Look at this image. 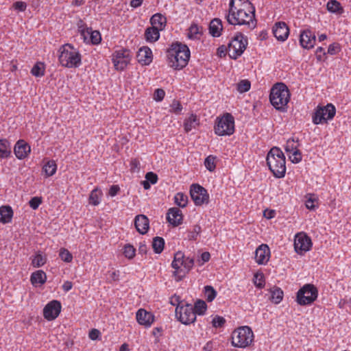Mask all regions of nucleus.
Returning <instances> with one entry per match:
<instances>
[{
	"instance_id": "nucleus-45",
	"label": "nucleus",
	"mask_w": 351,
	"mask_h": 351,
	"mask_svg": "<svg viewBox=\"0 0 351 351\" xmlns=\"http://www.w3.org/2000/svg\"><path fill=\"white\" fill-rule=\"evenodd\" d=\"M136 250L133 245L127 244L124 246L123 254L125 256L129 259H132L135 256Z\"/></svg>"
},
{
	"instance_id": "nucleus-5",
	"label": "nucleus",
	"mask_w": 351,
	"mask_h": 351,
	"mask_svg": "<svg viewBox=\"0 0 351 351\" xmlns=\"http://www.w3.org/2000/svg\"><path fill=\"white\" fill-rule=\"evenodd\" d=\"M58 58L62 66L67 68H76L81 64L80 53L70 44L61 47Z\"/></svg>"
},
{
	"instance_id": "nucleus-10",
	"label": "nucleus",
	"mask_w": 351,
	"mask_h": 351,
	"mask_svg": "<svg viewBox=\"0 0 351 351\" xmlns=\"http://www.w3.org/2000/svg\"><path fill=\"white\" fill-rule=\"evenodd\" d=\"M247 45V40L241 33H237L229 43L228 55L231 59L236 60L244 52Z\"/></svg>"
},
{
	"instance_id": "nucleus-29",
	"label": "nucleus",
	"mask_w": 351,
	"mask_h": 351,
	"mask_svg": "<svg viewBox=\"0 0 351 351\" xmlns=\"http://www.w3.org/2000/svg\"><path fill=\"white\" fill-rule=\"evenodd\" d=\"M160 29L153 27H147L145 32V38L146 40L149 43H154L157 41L160 38Z\"/></svg>"
},
{
	"instance_id": "nucleus-3",
	"label": "nucleus",
	"mask_w": 351,
	"mask_h": 351,
	"mask_svg": "<svg viewBox=\"0 0 351 351\" xmlns=\"http://www.w3.org/2000/svg\"><path fill=\"white\" fill-rule=\"evenodd\" d=\"M267 165L269 170L276 178H283L286 173L285 156L281 149L277 147H272L267 155Z\"/></svg>"
},
{
	"instance_id": "nucleus-22",
	"label": "nucleus",
	"mask_w": 351,
	"mask_h": 351,
	"mask_svg": "<svg viewBox=\"0 0 351 351\" xmlns=\"http://www.w3.org/2000/svg\"><path fill=\"white\" fill-rule=\"evenodd\" d=\"M30 151V146L24 140H19L14 147V154L19 159L26 158Z\"/></svg>"
},
{
	"instance_id": "nucleus-33",
	"label": "nucleus",
	"mask_w": 351,
	"mask_h": 351,
	"mask_svg": "<svg viewBox=\"0 0 351 351\" xmlns=\"http://www.w3.org/2000/svg\"><path fill=\"white\" fill-rule=\"evenodd\" d=\"M152 248L156 254H160L165 247V240L160 237H156L153 239Z\"/></svg>"
},
{
	"instance_id": "nucleus-56",
	"label": "nucleus",
	"mask_w": 351,
	"mask_h": 351,
	"mask_svg": "<svg viewBox=\"0 0 351 351\" xmlns=\"http://www.w3.org/2000/svg\"><path fill=\"white\" fill-rule=\"evenodd\" d=\"M12 8L19 12H24L27 8V4L23 1H16L13 3Z\"/></svg>"
},
{
	"instance_id": "nucleus-61",
	"label": "nucleus",
	"mask_w": 351,
	"mask_h": 351,
	"mask_svg": "<svg viewBox=\"0 0 351 351\" xmlns=\"http://www.w3.org/2000/svg\"><path fill=\"white\" fill-rule=\"evenodd\" d=\"M100 334L101 333L99 330L93 328L90 330L88 337L92 340H96L99 338Z\"/></svg>"
},
{
	"instance_id": "nucleus-40",
	"label": "nucleus",
	"mask_w": 351,
	"mask_h": 351,
	"mask_svg": "<svg viewBox=\"0 0 351 351\" xmlns=\"http://www.w3.org/2000/svg\"><path fill=\"white\" fill-rule=\"evenodd\" d=\"M175 204L178 206L184 208L188 202V197L182 193H178L174 197Z\"/></svg>"
},
{
	"instance_id": "nucleus-23",
	"label": "nucleus",
	"mask_w": 351,
	"mask_h": 351,
	"mask_svg": "<svg viewBox=\"0 0 351 351\" xmlns=\"http://www.w3.org/2000/svg\"><path fill=\"white\" fill-rule=\"evenodd\" d=\"M136 58L142 65H149L153 60L152 51L148 47H143L137 52Z\"/></svg>"
},
{
	"instance_id": "nucleus-20",
	"label": "nucleus",
	"mask_w": 351,
	"mask_h": 351,
	"mask_svg": "<svg viewBox=\"0 0 351 351\" xmlns=\"http://www.w3.org/2000/svg\"><path fill=\"white\" fill-rule=\"evenodd\" d=\"M273 34L278 40L285 41L288 38L289 29L285 22H278L273 27Z\"/></svg>"
},
{
	"instance_id": "nucleus-62",
	"label": "nucleus",
	"mask_w": 351,
	"mask_h": 351,
	"mask_svg": "<svg viewBox=\"0 0 351 351\" xmlns=\"http://www.w3.org/2000/svg\"><path fill=\"white\" fill-rule=\"evenodd\" d=\"M228 50V47H226L225 45H221L218 47L217 54L220 58L225 57Z\"/></svg>"
},
{
	"instance_id": "nucleus-17",
	"label": "nucleus",
	"mask_w": 351,
	"mask_h": 351,
	"mask_svg": "<svg viewBox=\"0 0 351 351\" xmlns=\"http://www.w3.org/2000/svg\"><path fill=\"white\" fill-rule=\"evenodd\" d=\"M316 41L315 35L309 29H305L300 33V43L304 49H311Z\"/></svg>"
},
{
	"instance_id": "nucleus-27",
	"label": "nucleus",
	"mask_w": 351,
	"mask_h": 351,
	"mask_svg": "<svg viewBox=\"0 0 351 351\" xmlns=\"http://www.w3.org/2000/svg\"><path fill=\"white\" fill-rule=\"evenodd\" d=\"M222 29L223 25L221 19L215 18L210 21L209 25V33L213 37L220 36Z\"/></svg>"
},
{
	"instance_id": "nucleus-32",
	"label": "nucleus",
	"mask_w": 351,
	"mask_h": 351,
	"mask_svg": "<svg viewBox=\"0 0 351 351\" xmlns=\"http://www.w3.org/2000/svg\"><path fill=\"white\" fill-rule=\"evenodd\" d=\"M199 125V119L197 117L191 114L190 117L184 120V128L186 132H190L193 128H195Z\"/></svg>"
},
{
	"instance_id": "nucleus-7",
	"label": "nucleus",
	"mask_w": 351,
	"mask_h": 351,
	"mask_svg": "<svg viewBox=\"0 0 351 351\" xmlns=\"http://www.w3.org/2000/svg\"><path fill=\"white\" fill-rule=\"evenodd\" d=\"M214 130L218 136L232 135L235 130L234 117L229 112H226L223 116L217 117Z\"/></svg>"
},
{
	"instance_id": "nucleus-42",
	"label": "nucleus",
	"mask_w": 351,
	"mask_h": 351,
	"mask_svg": "<svg viewBox=\"0 0 351 351\" xmlns=\"http://www.w3.org/2000/svg\"><path fill=\"white\" fill-rule=\"evenodd\" d=\"M299 143L298 140H294V138H289L286 143L285 149L287 153H291V152L298 149Z\"/></svg>"
},
{
	"instance_id": "nucleus-54",
	"label": "nucleus",
	"mask_w": 351,
	"mask_h": 351,
	"mask_svg": "<svg viewBox=\"0 0 351 351\" xmlns=\"http://www.w3.org/2000/svg\"><path fill=\"white\" fill-rule=\"evenodd\" d=\"M340 45L338 43H334L329 45L328 48V53L330 55H335L340 51Z\"/></svg>"
},
{
	"instance_id": "nucleus-13",
	"label": "nucleus",
	"mask_w": 351,
	"mask_h": 351,
	"mask_svg": "<svg viewBox=\"0 0 351 351\" xmlns=\"http://www.w3.org/2000/svg\"><path fill=\"white\" fill-rule=\"evenodd\" d=\"M190 195L196 206L208 204L209 195L206 189L198 184H193L191 186Z\"/></svg>"
},
{
	"instance_id": "nucleus-39",
	"label": "nucleus",
	"mask_w": 351,
	"mask_h": 351,
	"mask_svg": "<svg viewBox=\"0 0 351 351\" xmlns=\"http://www.w3.org/2000/svg\"><path fill=\"white\" fill-rule=\"evenodd\" d=\"M47 258L40 252L36 254L32 258V265L34 267H40L45 264Z\"/></svg>"
},
{
	"instance_id": "nucleus-37",
	"label": "nucleus",
	"mask_w": 351,
	"mask_h": 351,
	"mask_svg": "<svg viewBox=\"0 0 351 351\" xmlns=\"http://www.w3.org/2000/svg\"><path fill=\"white\" fill-rule=\"evenodd\" d=\"M47 176H52L56 172L57 165L54 160L48 161L43 167Z\"/></svg>"
},
{
	"instance_id": "nucleus-2",
	"label": "nucleus",
	"mask_w": 351,
	"mask_h": 351,
	"mask_svg": "<svg viewBox=\"0 0 351 351\" xmlns=\"http://www.w3.org/2000/svg\"><path fill=\"white\" fill-rule=\"evenodd\" d=\"M291 95L288 87L284 83H276L270 90L269 101L271 104L278 111H287V104Z\"/></svg>"
},
{
	"instance_id": "nucleus-53",
	"label": "nucleus",
	"mask_w": 351,
	"mask_h": 351,
	"mask_svg": "<svg viewBox=\"0 0 351 351\" xmlns=\"http://www.w3.org/2000/svg\"><path fill=\"white\" fill-rule=\"evenodd\" d=\"M226 322V319L223 317L215 316L212 321L213 326L215 328H220L223 326Z\"/></svg>"
},
{
	"instance_id": "nucleus-48",
	"label": "nucleus",
	"mask_w": 351,
	"mask_h": 351,
	"mask_svg": "<svg viewBox=\"0 0 351 351\" xmlns=\"http://www.w3.org/2000/svg\"><path fill=\"white\" fill-rule=\"evenodd\" d=\"M201 227L199 225H195L193 230L190 231L188 234V239L189 240H196L198 235L201 232Z\"/></svg>"
},
{
	"instance_id": "nucleus-57",
	"label": "nucleus",
	"mask_w": 351,
	"mask_h": 351,
	"mask_svg": "<svg viewBox=\"0 0 351 351\" xmlns=\"http://www.w3.org/2000/svg\"><path fill=\"white\" fill-rule=\"evenodd\" d=\"M146 180H147L150 184H154L158 181V176L156 173L153 172H148L145 175Z\"/></svg>"
},
{
	"instance_id": "nucleus-28",
	"label": "nucleus",
	"mask_w": 351,
	"mask_h": 351,
	"mask_svg": "<svg viewBox=\"0 0 351 351\" xmlns=\"http://www.w3.org/2000/svg\"><path fill=\"white\" fill-rule=\"evenodd\" d=\"M13 216V210L10 206H3L0 207V221L3 223H7L11 221Z\"/></svg>"
},
{
	"instance_id": "nucleus-64",
	"label": "nucleus",
	"mask_w": 351,
	"mask_h": 351,
	"mask_svg": "<svg viewBox=\"0 0 351 351\" xmlns=\"http://www.w3.org/2000/svg\"><path fill=\"white\" fill-rule=\"evenodd\" d=\"M215 344L216 343L213 341L207 342L203 348L204 351H212L214 349Z\"/></svg>"
},
{
	"instance_id": "nucleus-63",
	"label": "nucleus",
	"mask_w": 351,
	"mask_h": 351,
	"mask_svg": "<svg viewBox=\"0 0 351 351\" xmlns=\"http://www.w3.org/2000/svg\"><path fill=\"white\" fill-rule=\"evenodd\" d=\"M120 191V188L118 185H112L109 189V195L112 197L115 196Z\"/></svg>"
},
{
	"instance_id": "nucleus-36",
	"label": "nucleus",
	"mask_w": 351,
	"mask_h": 351,
	"mask_svg": "<svg viewBox=\"0 0 351 351\" xmlns=\"http://www.w3.org/2000/svg\"><path fill=\"white\" fill-rule=\"evenodd\" d=\"M326 8L330 12L341 13L343 12V8L341 6V3L337 0H329L327 3Z\"/></svg>"
},
{
	"instance_id": "nucleus-14",
	"label": "nucleus",
	"mask_w": 351,
	"mask_h": 351,
	"mask_svg": "<svg viewBox=\"0 0 351 351\" xmlns=\"http://www.w3.org/2000/svg\"><path fill=\"white\" fill-rule=\"evenodd\" d=\"M130 61V51L126 49L116 51L112 55V62L117 70L123 71Z\"/></svg>"
},
{
	"instance_id": "nucleus-30",
	"label": "nucleus",
	"mask_w": 351,
	"mask_h": 351,
	"mask_svg": "<svg viewBox=\"0 0 351 351\" xmlns=\"http://www.w3.org/2000/svg\"><path fill=\"white\" fill-rule=\"evenodd\" d=\"M47 280V275L43 270H38L33 272L30 277L31 282L33 285L38 284L43 285Z\"/></svg>"
},
{
	"instance_id": "nucleus-49",
	"label": "nucleus",
	"mask_w": 351,
	"mask_h": 351,
	"mask_svg": "<svg viewBox=\"0 0 351 351\" xmlns=\"http://www.w3.org/2000/svg\"><path fill=\"white\" fill-rule=\"evenodd\" d=\"M256 287L261 289L265 286L264 276L263 274H256L254 279Z\"/></svg>"
},
{
	"instance_id": "nucleus-4",
	"label": "nucleus",
	"mask_w": 351,
	"mask_h": 351,
	"mask_svg": "<svg viewBox=\"0 0 351 351\" xmlns=\"http://www.w3.org/2000/svg\"><path fill=\"white\" fill-rule=\"evenodd\" d=\"M194 259L189 257L186 258L181 251H178L174 255L171 267L175 269L173 276L177 281L182 280L186 274L193 268Z\"/></svg>"
},
{
	"instance_id": "nucleus-12",
	"label": "nucleus",
	"mask_w": 351,
	"mask_h": 351,
	"mask_svg": "<svg viewBox=\"0 0 351 351\" xmlns=\"http://www.w3.org/2000/svg\"><path fill=\"white\" fill-rule=\"evenodd\" d=\"M335 113V107L332 104L322 107L318 106L313 115V122L315 125L326 123L328 120L333 119Z\"/></svg>"
},
{
	"instance_id": "nucleus-35",
	"label": "nucleus",
	"mask_w": 351,
	"mask_h": 351,
	"mask_svg": "<svg viewBox=\"0 0 351 351\" xmlns=\"http://www.w3.org/2000/svg\"><path fill=\"white\" fill-rule=\"evenodd\" d=\"M45 64L43 62H36L31 69V73L32 75L40 77H43L45 75Z\"/></svg>"
},
{
	"instance_id": "nucleus-1",
	"label": "nucleus",
	"mask_w": 351,
	"mask_h": 351,
	"mask_svg": "<svg viewBox=\"0 0 351 351\" xmlns=\"http://www.w3.org/2000/svg\"><path fill=\"white\" fill-rule=\"evenodd\" d=\"M191 56L189 47L180 43H173L167 50V58L169 66L176 70H180L185 67Z\"/></svg>"
},
{
	"instance_id": "nucleus-59",
	"label": "nucleus",
	"mask_w": 351,
	"mask_h": 351,
	"mask_svg": "<svg viewBox=\"0 0 351 351\" xmlns=\"http://www.w3.org/2000/svg\"><path fill=\"white\" fill-rule=\"evenodd\" d=\"M171 107V110L177 114H180L182 110V106L180 104V103L179 101H174L173 102Z\"/></svg>"
},
{
	"instance_id": "nucleus-25",
	"label": "nucleus",
	"mask_w": 351,
	"mask_h": 351,
	"mask_svg": "<svg viewBox=\"0 0 351 351\" xmlns=\"http://www.w3.org/2000/svg\"><path fill=\"white\" fill-rule=\"evenodd\" d=\"M134 226L140 234H145L147 232L149 227V219L144 215H138L135 217Z\"/></svg>"
},
{
	"instance_id": "nucleus-58",
	"label": "nucleus",
	"mask_w": 351,
	"mask_h": 351,
	"mask_svg": "<svg viewBox=\"0 0 351 351\" xmlns=\"http://www.w3.org/2000/svg\"><path fill=\"white\" fill-rule=\"evenodd\" d=\"M130 169L133 172H139L140 162L138 159L134 158L130 162Z\"/></svg>"
},
{
	"instance_id": "nucleus-18",
	"label": "nucleus",
	"mask_w": 351,
	"mask_h": 351,
	"mask_svg": "<svg viewBox=\"0 0 351 351\" xmlns=\"http://www.w3.org/2000/svg\"><path fill=\"white\" fill-rule=\"evenodd\" d=\"M270 256V250L267 245L261 244L255 251V260L258 265L267 263Z\"/></svg>"
},
{
	"instance_id": "nucleus-26",
	"label": "nucleus",
	"mask_w": 351,
	"mask_h": 351,
	"mask_svg": "<svg viewBox=\"0 0 351 351\" xmlns=\"http://www.w3.org/2000/svg\"><path fill=\"white\" fill-rule=\"evenodd\" d=\"M150 23L152 27L162 30L166 26L167 18L160 13H156L151 17Z\"/></svg>"
},
{
	"instance_id": "nucleus-34",
	"label": "nucleus",
	"mask_w": 351,
	"mask_h": 351,
	"mask_svg": "<svg viewBox=\"0 0 351 351\" xmlns=\"http://www.w3.org/2000/svg\"><path fill=\"white\" fill-rule=\"evenodd\" d=\"M271 300L272 302L275 304H279L283 298V291L282 289L279 287H274L271 290Z\"/></svg>"
},
{
	"instance_id": "nucleus-16",
	"label": "nucleus",
	"mask_w": 351,
	"mask_h": 351,
	"mask_svg": "<svg viewBox=\"0 0 351 351\" xmlns=\"http://www.w3.org/2000/svg\"><path fill=\"white\" fill-rule=\"evenodd\" d=\"M61 303L58 300L49 302L43 309V316L48 321L55 319L61 311Z\"/></svg>"
},
{
	"instance_id": "nucleus-55",
	"label": "nucleus",
	"mask_w": 351,
	"mask_h": 351,
	"mask_svg": "<svg viewBox=\"0 0 351 351\" xmlns=\"http://www.w3.org/2000/svg\"><path fill=\"white\" fill-rule=\"evenodd\" d=\"M165 93L162 88H157L154 93V99L157 101H160L164 99Z\"/></svg>"
},
{
	"instance_id": "nucleus-47",
	"label": "nucleus",
	"mask_w": 351,
	"mask_h": 351,
	"mask_svg": "<svg viewBox=\"0 0 351 351\" xmlns=\"http://www.w3.org/2000/svg\"><path fill=\"white\" fill-rule=\"evenodd\" d=\"M291 155H289V157L293 163L297 164V163H299L302 160V154H301V152L298 149L291 152Z\"/></svg>"
},
{
	"instance_id": "nucleus-15",
	"label": "nucleus",
	"mask_w": 351,
	"mask_h": 351,
	"mask_svg": "<svg viewBox=\"0 0 351 351\" xmlns=\"http://www.w3.org/2000/svg\"><path fill=\"white\" fill-rule=\"evenodd\" d=\"M312 245L311 239L303 233L297 234L294 239V248L299 254H303L309 251Z\"/></svg>"
},
{
	"instance_id": "nucleus-31",
	"label": "nucleus",
	"mask_w": 351,
	"mask_h": 351,
	"mask_svg": "<svg viewBox=\"0 0 351 351\" xmlns=\"http://www.w3.org/2000/svg\"><path fill=\"white\" fill-rule=\"evenodd\" d=\"M11 154V146L7 139H0V158H6Z\"/></svg>"
},
{
	"instance_id": "nucleus-44",
	"label": "nucleus",
	"mask_w": 351,
	"mask_h": 351,
	"mask_svg": "<svg viewBox=\"0 0 351 351\" xmlns=\"http://www.w3.org/2000/svg\"><path fill=\"white\" fill-rule=\"evenodd\" d=\"M60 258L66 263H71L73 260L72 254L65 248H61L59 253Z\"/></svg>"
},
{
	"instance_id": "nucleus-8",
	"label": "nucleus",
	"mask_w": 351,
	"mask_h": 351,
	"mask_svg": "<svg viewBox=\"0 0 351 351\" xmlns=\"http://www.w3.org/2000/svg\"><path fill=\"white\" fill-rule=\"evenodd\" d=\"M318 290L312 284H306L297 292L296 302L301 306L311 304L317 300Z\"/></svg>"
},
{
	"instance_id": "nucleus-24",
	"label": "nucleus",
	"mask_w": 351,
	"mask_h": 351,
	"mask_svg": "<svg viewBox=\"0 0 351 351\" xmlns=\"http://www.w3.org/2000/svg\"><path fill=\"white\" fill-rule=\"evenodd\" d=\"M81 36L85 42L90 41L93 45L99 44L101 40L99 32L97 30L93 31L92 29H82Z\"/></svg>"
},
{
	"instance_id": "nucleus-52",
	"label": "nucleus",
	"mask_w": 351,
	"mask_h": 351,
	"mask_svg": "<svg viewBox=\"0 0 351 351\" xmlns=\"http://www.w3.org/2000/svg\"><path fill=\"white\" fill-rule=\"evenodd\" d=\"M42 202L41 197H34L29 200V204L33 210H36L41 204Z\"/></svg>"
},
{
	"instance_id": "nucleus-50",
	"label": "nucleus",
	"mask_w": 351,
	"mask_h": 351,
	"mask_svg": "<svg viewBox=\"0 0 351 351\" xmlns=\"http://www.w3.org/2000/svg\"><path fill=\"white\" fill-rule=\"evenodd\" d=\"M238 8H239V6H235L234 1H230L229 3V12L228 14L226 15V18L228 20V19L230 20L231 16H235L237 10H238Z\"/></svg>"
},
{
	"instance_id": "nucleus-11",
	"label": "nucleus",
	"mask_w": 351,
	"mask_h": 351,
	"mask_svg": "<svg viewBox=\"0 0 351 351\" xmlns=\"http://www.w3.org/2000/svg\"><path fill=\"white\" fill-rule=\"evenodd\" d=\"M176 315L178 320L185 325L192 324L196 320L193 305L186 302L176 308Z\"/></svg>"
},
{
	"instance_id": "nucleus-43",
	"label": "nucleus",
	"mask_w": 351,
	"mask_h": 351,
	"mask_svg": "<svg viewBox=\"0 0 351 351\" xmlns=\"http://www.w3.org/2000/svg\"><path fill=\"white\" fill-rule=\"evenodd\" d=\"M205 295L208 302H212L217 295V291L212 286L207 285L204 287Z\"/></svg>"
},
{
	"instance_id": "nucleus-41",
	"label": "nucleus",
	"mask_w": 351,
	"mask_h": 351,
	"mask_svg": "<svg viewBox=\"0 0 351 351\" xmlns=\"http://www.w3.org/2000/svg\"><path fill=\"white\" fill-rule=\"evenodd\" d=\"M101 192L97 189L91 191L89 196V204L97 206L100 203Z\"/></svg>"
},
{
	"instance_id": "nucleus-38",
	"label": "nucleus",
	"mask_w": 351,
	"mask_h": 351,
	"mask_svg": "<svg viewBox=\"0 0 351 351\" xmlns=\"http://www.w3.org/2000/svg\"><path fill=\"white\" fill-rule=\"evenodd\" d=\"M195 315H204L207 308V305L204 300H197L195 303L194 306H193Z\"/></svg>"
},
{
	"instance_id": "nucleus-6",
	"label": "nucleus",
	"mask_w": 351,
	"mask_h": 351,
	"mask_svg": "<svg viewBox=\"0 0 351 351\" xmlns=\"http://www.w3.org/2000/svg\"><path fill=\"white\" fill-rule=\"evenodd\" d=\"M231 338L234 347L245 348L252 343L254 334L250 327L241 326L233 331Z\"/></svg>"
},
{
	"instance_id": "nucleus-51",
	"label": "nucleus",
	"mask_w": 351,
	"mask_h": 351,
	"mask_svg": "<svg viewBox=\"0 0 351 351\" xmlns=\"http://www.w3.org/2000/svg\"><path fill=\"white\" fill-rule=\"evenodd\" d=\"M204 165L208 171H213L215 168V158L211 156H208L205 159Z\"/></svg>"
},
{
	"instance_id": "nucleus-60",
	"label": "nucleus",
	"mask_w": 351,
	"mask_h": 351,
	"mask_svg": "<svg viewBox=\"0 0 351 351\" xmlns=\"http://www.w3.org/2000/svg\"><path fill=\"white\" fill-rule=\"evenodd\" d=\"M170 303L173 305V306H176V307L178 306V305H182V304H184V303L183 302V301H181L180 300V297L178 296V295H174L173 296L171 297V300H170Z\"/></svg>"
},
{
	"instance_id": "nucleus-9",
	"label": "nucleus",
	"mask_w": 351,
	"mask_h": 351,
	"mask_svg": "<svg viewBox=\"0 0 351 351\" xmlns=\"http://www.w3.org/2000/svg\"><path fill=\"white\" fill-rule=\"evenodd\" d=\"M231 19H228L229 24L232 25H247L250 29L255 28L256 20L255 16L252 18V14L250 13L245 7L238 8L236 16H231Z\"/></svg>"
},
{
	"instance_id": "nucleus-46",
	"label": "nucleus",
	"mask_w": 351,
	"mask_h": 351,
	"mask_svg": "<svg viewBox=\"0 0 351 351\" xmlns=\"http://www.w3.org/2000/svg\"><path fill=\"white\" fill-rule=\"evenodd\" d=\"M251 86L250 81L243 80L237 84V90L240 93H245L250 90Z\"/></svg>"
},
{
	"instance_id": "nucleus-19",
	"label": "nucleus",
	"mask_w": 351,
	"mask_h": 351,
	"mask_svg": "<svg viewBox=\"0 0 351 351\" xmlns=\"http://www.w3.org/2000/svg\"><path fill=\"white\" fill-rule=\"evenodd\" d=\"M136 318L139 324L144 326L146 328L149 327L154 320V315L144 308H140L138 310Z\"/></svg>"
},
{
	"instance_id": "nucleus-21",
	"label": "nucleus",
	"mask_w": 351,
	"mask_h": 351,
	"mask_svg": "<svg viewBox=\"0 0 351 351\" xmlns=\"http://www.w3.org/2000/svg\"><path fill=\"white\" fill-rule=\"evenodd\" d=\"M167 219L173 226H178L182 223V211L176 207L169 208L167 214Z\"/></svg>"
}]
</instances>
